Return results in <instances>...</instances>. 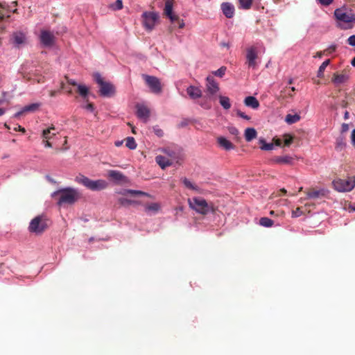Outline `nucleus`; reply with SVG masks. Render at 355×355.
<instances>
[{"label":"nucleus","instance_id":"1","mask_svg":"<svg viewBox=\"0 0 355 355\" xmlns=\"http://www.w3.org/2000/svg\"><path fill=\"white\" fill-rule=\"evenodd\" d=\"M52 198L57 200L58 206L71 205L80 198L78 191L72 187L59 189L51 194Z\"/></svg>","mask_w":355,"mask_h":355},{"label":"nucleus","instance_id":"2","mask_svg":"<svg viewBox=\"0 0 355 355\" xmlns=\"http://www.w3.org/2000/svg\"><path fill=\"white\" fill-rule=\"evenodd\" d=\"M75 181L92 191H101L108 186L107 182L104 180H92L82 174L77 175Z\"/></svg>","mask_w":355,"mask_h":355},{"label":"nucleus","instance_id":"3","mask_svg":"<svg viewBox=\"0 0 355 355\" xmlns=\"http://www.w3.org/2000/svg\"><path fill=\"white\" fill-rule=\"evenodd\" d=\"M189 206L196 212L206 215L209 212H214V208L212 204H209L205 199L201 198H193L189 200Z\"/></svg>","mask_w":355,"mask_h":355},{"label":"nucleus","instance_id":"4","mask_svg":"<svg viewBox=\"0 0 355 355\" xmlns=\"http://www.w3.org/2000/svg\"><path fill=\"white\" fill-rule=\"evenodd\" d=\"M48 222L49 220L44 216H37L31 220L28 231L35 234H41L48 228Z\"/></svg>","mask_w":355,"mask_h":355},{"label":"nucleus","instance_id":"5","mask_svg":"<svg viewBox=\"0 0 355 355\" xmlns=\"http://www.w3.org/2000/svg\"><path fill=\"white\" fill-rule=\"evenodd\" d=\"M334 189L339 192H347L352 191L355 187V179L349 178L347 179H338L332 182Z\"/></svg>","mask_w":355,"mask_h":355},{"label":"nucleus","instance_id":"6","mask_svg":"<svg viewBox=\"0 0 355 355\" xmlns=\"http://www.w3.org/2000/svg\"><path fill=\"white\" fill-rule=\"evenodd\" d=\"M94 78L100 86L99 92L101 96H110L114 93V87L111 83L104 81L100 73H95Z\"/></svg>","mask_w":355,"mask_h":355},{"label":"nucleus","instance_id":"7","mask_svg":"<svg viewBox=\"0 0 355 355\" xmlns=\"http://www.w3.org/2000/svg\"><path fill=\"white\" fill-rule=\"evenodd\" d=\"M143 25L148 31H152L159 18L157 13L155 12H144L142 14Z\"/></svg>","mask_w":355,"mask_h":355},{"label":"nucleus","instance_id":"8","mask_svg":"<svg viewBox=\"0 0 355 355\" xmlns=\"http://www.w3.org/2000/svg\"><path fill=\"white\" fill-rule=\"evenodd\" d=\"M334 16L338 20L345 23L355 22V14L343 8L336 9Z\"/></svg>","mask_w":355,"mask_h":355},{"label":"nucleus","instance_id":"9","mask_svg":"<svg viewBox=\"0 0 355 355\" xmlns=\"http://www.w3.org/2000/svg\"><path fill=\"white\" fill-rule=\"evenodd\" d=\"M258 59V51L255 46H250L246 50V62L249 68L256 69L258 63L257 60Z\"/></svg>","mask_w":355,"mask_h":355},{"label":"nucleus","instance_id":"10","mask_svg":"<svg viewBox=\"0 0 355 355\" xmlns=\"http://www.w3.org/2000/svg\"><path fill=\"white\" fill-rule=\"evenodd\" d=\"M143 77L152 92L155 94H160L162 92V85L157 77L148 75H143Z\"/></svg>","mask_w":355,"mask_h":355},{"label":"nucleus","instance_id":"11","mask_svg":"<svg viewBox=\"0 0 355 355\" xmlns=\"http://www.w3.org/2000/svg\"><path fill=\"white\" fill-rule=\"evenodd\" d=\"M306 198L305 199H318L326 197L329 194V191L326 189H317L316 188H309L306 191Z\"/></svg>","mask_w":355,"mask_h":355},{"label":"nucleus","instance_id":"12","mask_svg":"<svg viewBox=\"0 0 355 355\" xmlns=\"http://www.w3.org/2000/svg\"><path fill=\"white\" fill-rule=\"evenodd\" d=\"M206 92L209 96L215 95L219 91L218 83L215 80L214 78L209 76L206 78Z\"/></svg>","mask_w":355,"mask_h":355},{"label":"nucleus","instance_id":"13","mask_svg":"<svg viewBox=\"0 0 355 355\" xmlns=\"http://www.w3.org/2000/svg\"><path fill=\"white\" fill-rule=\"evenodd\" d=\"M55 40L54 35L46 30H42L40 34V42L46 47H49L53 45Z\"/></svg>","mask_w":355,"mask_h":355},{"label":"nucleus","instance_id":"14","mask_svg":"<svg viewBox=\"0 0 355 355\" xmlns=\"http://www.w3.org/2000/svg\"><path fill=\"white\" fill-rule=\"evenodd\" d=\"M349 79V76L346 71H342L340 73H334L331 78V81L335 85H340L346 83Z\"/></svg>","mask_w":355,"mask_h":355},{"label":"nucleus","instance_id":"15","mask_svg":"<svg viewBox=\"0 0 355 355\" xmlns=\"http://www.w3.org/2000/svg\"><path fill=\"white\" fill-rule=\"evenodd\" d=\"M137 115L139 119L147 121L150 116V110L145 105H137Z\"/></svg>","mask_w":355,"mask_h":355},{"label":"nucleus","instance_id":"16","mask_svg":"<svg viewBox=\"0 0 355 355\" xmlns=\"http://www.w3.org/2000/svg\"><path fill=\"white\" fill-rule=\"evenodd\" d=\"M12 43L16 46H19L26 42V35L22 32H15L12 35Z\"/></svg>","mask_w":355,"mask_h":355},{"label":"nucleus","instance_id":"17","mask_svg":"<svg viewBox=\"0 0 355 355\" xmlns=\"http://www.w3.org/2000/svg\"><path fill=\"white\" fill-rule=\"evenodd\" d=\"M221 9L224 15L227 18H232L234 14V8L230 3H223Z\"/></svg>","mask_w":355,"mask_h":355},{"label":"nucleus","instance_id":"18","mask_svg":"<svg viewBox=\"0 0 355 355\" xmlns=\"http://www.w3.org/2000/svg\"><path fill=\"white\" fill-rule=\"evenodd\" d=\"M187 92L192 99L198 98L202 96L201 90L198 87L192 85L187 89Z\"/></svg>","mask_w":355,"mask_h":355},{"label":"nucleus","instance_id":"19","mask_svg":"<svg viewBox=\"0 0 355 355\" xmlns=\"http://www.w3.org/2000/svg\"><path fill=\"white\" fill-rule=\"evenodd\" d=\"M217 141L220 147L226 150L234 149L235 146L223 137H219L217 139Z\"/></svg>","mask_w":355,"mask_h":355},{"label":"nucleus","instance_id":"20","mask_svg":"<svg viewBox=\"0 0 355 355\" xmlns=\"http://www.w3.org/2000/svg\"><path fill=\"white\" fill-rule=\"evenodd\" d=\"M40 106V103H32L30 105H28L25 106L21 111L17 112L15 114V117H19L21 115H22L24 113L27 112H35L37 110L39 107Z\"/></svg>","mask_w":355,"mask_h":355},{"label":"nucleus","instance_id":"21","mask_svg":"<svg viewBox=\"0 0 355 355\" xmlns=\"http://www.w3.org/2000/svg\"><path fill=\"white\" fill-rule=\"evenodd\" d=\"M157 164L162 168L164 169L166 167L172 165V162L162 155H157L155 157Z\"/></svg>","mask_w":355,"mask_h":355},{"label":"nucleus","instance_id":"22","mask_svg":"<svg viewBox=\"0 0 355 355\" xmlns=\"http://www.w3.org/2000/svg\"><path fill=\"white\" fill-rule=\"evenodd\" d=\"M244 103L246 106L252 107V109H257L259 107V102L254 96H248L244 100Z\"/></svg>","mask_w":355,"mask_h":355},{"label":"nucleus","instance_id":"23","mask_svg":"<svg viewBox=\"0 0 355 355\" xmlns=\"http://www.w3.org/2000/svg\"><path fill=\"white\" fill-rule=\"evenodd\" d=\"M108 176L116 181L121 182L123 181L125 179V177L123 175V174L119 171H114V170H110L108 171Z\"/></svg>","mask_w":355,"mask_h":355},{"label":"nucleus","instance_id":"24","mask_svg":"<svg viewBox=\"0 0 355 355\" xmlns=\"http://www.w3.org/2000/svg\"><path fill=\"white\" fill-rule=\"evenodd\" d=\"M296 89L294 87H292L290 88V91L287 92V87L284 88L283 90L281 91L279 96L277 98L278 101L284 100L287 97H293V92H295Z\"/></svg>","mask_w":355,"mask_h":355},{"label":"nucleus","instance_id":"25","mask_svg":"<svg viewBox=\"0 0 355 355\" xmlns=\"http://www.w3.org/2000/svg\"><path fill=\"white\" fill-rule=\"evenodd\" d=\"M257 136L256 130L253 128H248L245 130V139L247 141H251Z\"/></svg>","mask_w":355,"mask_h":355},{"label":"nucleus","instance_id":"26","mask_svg":"<svg viewBox=\"0 0 355 355\" xmlns=\"http://www.w3.org/2000/svg\"><path fill=\"white\" fill-rule=\"evenodd\" d=\"M121 194L126 196L128 194H130L131 196H148L151 197L150 194L148 193H146L144 191H139V190H133V189H125L123 192H121Z\"/></svg>","mask_w":355,"mask_h":355},{"label":"nucleus","instance_id":"27","mask_svg":"<svg viewBox=\"0 0 355 355\" xmlns=\"http://www.w3.org/2000/svg\"><path fill=\"white\" fill-rule=\"evenodd\" d=\"M55 130V128L53 125L51 126L47 129L44 130L42 131V137L44 139H51L53 137V136H55L56 135L55 132H52Z\"/></svg>","mask_w":355,"mask_h":355},{"label":"nucleus","instance_id":"28","mask_svg":"<svg viewBox=\"0 0 355 355\" xmlns=\"http://www.w3.org/2000/svg\"><path fill=\"white\" fill-rule=\"evenodd\" d=\"M174 0H166L165 2L164 14L167 17L171 15L173 12Z\"/></svg>","mask_w":355,"mask_h":355},{"label":"nucleus","instance_id":"29","mask_svg":"<svg viewBox=\"0 0 355 355\" xmlns=\"http://www.w3.org/2000/svg\"><path fill=\"white\" fill-rule=\"evenodd\" d=\"M167 17L171 20L172 23L178 22V27L180 28H182L184 27V21L182 19H180L179 17L177 15L172 13L171 15H168Z\"/></svg>","mask_w":355,"mask_h":355},{"label":"nucleus","instance_id":"30","mask_svg":"<svg viewBox=\"0 0 355 355\" xmlns=\"http://www.w3.org/2000/svg\"><path fill=\"white\" fill-rule=\"evenodd\" d=\"M119 203L123 207H128L131 205H140V202L137 200H130L124 198L119 199Z\"/></svg>","mask_w":355,"mask_h":355},{"label":"nucleus","instance_id":"31","mask_svg":"<svg viewBox=\"0 0 355 355\" xmlns=\"http://www.w3.org/2000/svg\"><path fill=\"white\" fill-rule=\"evenodd\" d=\"M300 120V116L297 114H288L286 116L285 121L288 124H293Z\"/></svg>","mask_w":355,"mask_h":355},{"label":"nucleus","instance_id":"32","mask_svg":"<svg viewBox=\"0 0 355 355\" xmlns=\"http://www.w3.org/2000/svg\"><path fill=\"white\" fill-rule=\"evenodd\" d=\"M219 101L220 104L224 109L228 110L231 107L230 100L227 96H220Z\"/></svg>","mask_w":355,"mask_h":355},{"label":"nucleus","instance_id":"33","mask_svg":"<svg viewBox=\"0 0 355 355\" xmlns=\"http://www.w3.org/2000/svg\"><path fill=\"white\" fill-rule=\"evenodd\" d=\"M77 92L83 97L86 98L89 94V89L84 85H78Z\"/></svg>","mask_w":355,"mask_h":355},{"label":"nucleus","instance_id":"34","mask_svg":"<svg viewBox=\"0 0 355 355\" xmlns=\"http://www.w3.org/2000/svg\"><path fill=\"white\" fill-rule=\"evenodd\" d=\"M160 209V205L157 202L150 203L145 206L146 211L157 212Z\"/></svg>","mask_w":355,"mask_h":355},{"label":"nucleus","instance_id":"35","mask_svg":"<svg viewBox=\"0 0 355 355\" xmlns=\"http://www.w3.org/2000/svg\"><path fill=\"white\" fill-rule=\"evenodd\" d=\"M125 146L130 150H134L137 148V144L135 139L132 137H128L125 139Z\"/></svg>","mask_w":355,"mask_h":355},{"label":"nucleus","instance_id":"36","mask_svg":"<svg viewBox=\"0 0 355 355\" xmlns=\"http://www.w3.org/2000/svg\"><path fill=\"white\" fill-rule=\"evenodd\" d=\"M259 224L261 226L266 227H272L274 224V222L272 220H271L269 218L267 217H262L259 220Z\"/></svg>","mask_w":355,"mask_h":355},{"label":"nucleus","instance_id":"37","mask_svg":"<svg viewBox=\"0 0 355 355\" xmlns=\"http://www.w3.org/2000/svg\"><path fill=\"white\" fill-rule=\"evenodd\" d=\"M330 60H326L324 61L322 64L320 66L318 71V77L322 78L324 76V71L326 69V67L329 64Z\"/></svg>","mask_w":355,"mask_h":355},{"label":"nucleus","instance_id":"38","mask_svg":"<svg viewBox=\"0 0 355 355\" xmlns=\"http://www.w3.org/2000/svg\"><path fill=\"white\" fill-rule=\"evenodd\" d=\"M184 185L189 189L194 190V191H198V187L193 184L190 180H189L187 178H184L183 180Z\"/></svg>","mask_w":355,"mask_h":355},{"label":"nucleus","instance_id":"39","mask_svg":"<svg viewBox=\"0 0 355 355\" xmlns=\"http://www.w3.org/2000/svg\"><path fill=\"white\" fill-rule=\"evenodd\" d=\"M260 143L262 144L260 147L261 150H271L274 148V145L272 143H266L263 139L260 140Z\"/></svg>","mask_w":355,"mask_h":355},{"label":"nucleus","instance_id":"40","mask_svg":"<svg viewBox=\"0 0 355 355\" xmlns=\"http://www.w3.org/2000/svg\"><path fill=\"white\" fill-rule=\"evenodd\" d=\"M239 3L242 8L248 10L250 8L252 0H239Z\"/></svg>","mask_w":355,"mask_h":355},{"label":"nucleus","instance_id":"41","mask_svg":"<svg viewBox=\"0 0 355 355\" xmlns=\"http://www.w3.org/2000/svg\"><path fill=\"white\" fill-rule=\"evenodd\" d=\"M292 158L288 156L279 157L276 159V162L282 164H288L291 162Z\"/></svg>","mask_w":355,"mask_h":355},{"label":"nucleus","instance_id":"42","mask_svg":"<svg viewBox=\"0 0 355 355\" xmlns=\"http://www.w3.org/2000/svg\"><path fill=\"white\" fill-rule=\"evenodd\" d=\"M337 49V46L336 44H332L327 47L326 49L324 50V55H329L334 52L336 51Z\"/></svg>","mask_w":355,"mask_h":355},{"label":"nucleus","instance_id":"43","mask_svg":"<svg viewBox=\"0 0 355 355\" xmlns=\"http://www.w3.org/2000/svg\"><path fill=\"white\" fill-rule=\"evenodd\" d=\"M153 132L158 137H162L164 136V131L161 129L159 125H155L153 127Z\"/></svg>","mask_w":355,"mask_h":355},{"label":"nucleus","instance_id":"44","mask_svg":"<svg viewBox=\"0 0 355 355\" xmlns=\"http://www.w3.org/2000/svg\"><path fill=\"white\" fill-rule=\"evenodd\" d=\"M111 8L114 10H119L122 9L123 3L121 0H116L114 3L111 5Z\"/></svg>","mask_w":355,"mask_h":355},{"label":"nucleus","instance_id":"45","mask_svg":"<svg viewBox=\"0 0 355 355\" xmlns=\"http://www.w3.org/2000/svg\"><path fill=\"white\" fill-rule=\"evenodd\" d=\"M227 128H228L229 132L231 135H234L236 137H239V130L236 127H234V126H229Z\"/></svg>","mask_w":355,"mask_h":355},{"label":"nucleus","instance_id":"46","mask_svg":"<svg viewBox=\"0 0 355 355\" xmlns=\"http://www.w3.org/2000/svg\"><path fill=\"white\" fill-rule=\"evenodd\" d=\"M304 211H302L301 207H297L295 210H293L292 212V216L293 217H299L301 215H302Z\"/></svg>","mask_w":355,"mask_h":355},{"label":"nucleus","instance_id":"47","mask_svg":"<svg viewBox=\"0 0 355 355\" xmlns=\"http://www.w3.org/2000/svg\"><path fill=\"white\" fill-rule=\"evenodd\" d=\"M225 71H226V67H221L220 69H218V70H216L214 72V74L217 76L223 77L225 74Z\"/></svg>","mask_w":355,"mask_h":355},{"label":"nucleus","instance_id":"48","mask_svg":"<svg viewBox=\"0 0 355 355\" xmlns=\"http://www.w3.org/2000/svg\"><path fill=\"white\" fill-rule=\"evenodd\" d=\"M236 114L237 116L245 119V120H250V117L248 115H246L244 112H241V110H236Z\"/></svg>","mask_w":355,"mask_h":355},{"label":"nucleus","instance_id":"49","mask_svg":"<svg viewBox=\"0 0 355 355\" xmlns=\"http://www.w3.org/2000/svg\"><path fill=\"white\" fill-rule=\"evenodd\" d=\"M347 42L349 45L352 46H355V35H351L348 40Z\"/></svg>","mask_w":355,"mask_h":355},{"label":"nucleus","instance_id":"50","mask_svg":"<svg viewBox=\"0 0 355 355\" xmlns=\"http://www.w3.org/2000/svg\"><path fill=\"white\" fill-rule=\"evenodd\" d=\"M292 142H293L292 137H289L288 138H286L284 139V145L286 146H288L289 145H291Z\"/></svg>","mask_w":355,"mask_h":355},{"label":"nucleus","instance_id":"51","mask_svg":"<svg viewBox=\"0 0 355 355\" xmlns=\"http://www.w3.org/2000/svg\"><path fill=\"white\" fill-rule=\"evenodd\" d=\"M349 130V125L347 123H343L341 126V132H346Z\"/></svg>","mask_w":355,"mask_h":355},{"label":"nucleus","instance_id":"52","mask_svg":"<svg viewBox=\"0 0 355 355\" xmlns=\"http://www.w3.org/2000/svg\"><path fill=\"white\" fill-rule=\"evenodd\" d=\"M319 1L323 6H329L332 3L333 0H319Z\"/></svg>","mask_w":355,"mask_h":355},{"label":"nucleus","instance_id":"53","mask_svg":"<svg viewBox=\"0 0 355 355\" xmlns=\"http://www.w3.org/2000/svg\"><path fill=\"white\" fill-rule=\"evenodd\" d=\"M351 139L352 145L355 146V129H354L352 132Z\"/></svg>","mask_w":355,"mask_h":355},{"label":"nucleus","instance_id":"54","mask_svg":"<svg viewBox=\"0 0 355 355\" xmlns=\"http://www.w3.org/2000/svg\"><path fill=\"white\" fill-rule=\"evenodd\" d=\"M85 108L91 112L94 111V105L92 103H88L86 106H85Z\"/></svg>","mask_w":355,"mask_h":355},{"label":"nucleus","instance_id":"55","mask_svg":"<svg viewBox=\"0 0 355 355\" xmlns=\"http://www.w3.org/2000/svg\"><path fill=\"white\" fill-rule=\"evenodd\" d=\"M66 78L67 79V83L69 84V85H71L73 86H78V85L77 84V83L72 80V79H68L67 77H66Z\"/></svg>","mask_w":355,"mask_h":355},{"label":"nucleus","instance_id":"56","mask_svg":"<svg viewBox=\"0 0 355 355\" xmlns=\"http://www.w3.org/2000/svg\"><path fill=\"white\" fill-rule=\"evenodd\" d=\"M58 92H60V91L51 90L49 92V95H50L51 97H55Z\"/></svg>","mask_w":355,"mask_h":355},{"label":"nucleus","instance_id":"57","mask_svg":"<svg viewBox=\"0 0 355 355\" xmlns=\"http://www.w3.org/2000/svg\"><path fill=\"white\" fill-rule=\"evenodd\" d=\"M324 55V51H318L315 53V55H314V58H320Z\"/></svg>","mask_w":355,"mask_h":355},{"label":"nucleus","instance_id":"58","mask_svg":"<svg viewBox=\"0 0 355 355\" xmlns=\"http://www.w3.org/2000/svg\"><path fill=\"white\" fill-rule=\"evenodd\" d=\"M49 139H46V141H44V144L45 147L50 148L52 146L51 143L49 141Z\"/></svg>","mask_w":355,"mask_h":355},{"label":"nucleus","instance_id":"59","mask_svg":"<svg viewBox=\"0 0 355 355\" xmlns=\"http://www.w3.org/2000/svg\"><path fill=\"white\" fill-rule=\"evenodd\" d=\"M15 130H19V131H21L22 132H25V129L24 128L21 127V125H18L17 128H15Z\"/></svg>","mask_w":355,"mask_h":355},{"label":"nucleus","instance_id":"60","mask_svg":"<svg viewBox=\"0 0 355 355\" xmlns=\"http://www.w3.org/2000/svg\"><path fill=\"white\" fill-rule=\"evenodd\" d=\"M67 138L65 137V139H64V144H63V150H66L67 149H69V146H67Z\"/></svg>","mask_w":355,"mask_h":355},{"label":"nucleus","instance_id":"61","mask_svg":"<svg viewBox=\"0 0 355 355\" xmlns=\"http://www.w3.org/2000/svg\"><path fill=\"white\" fill-rule=\"evenodd\" d=\"M278 192H279V196H281L283 194H286L287 191L285 189H281Z\"/></svg>","mask_w":355,"mask_h":355},{"label":"nucleus","instance_id":"62","mask_svg":"<svg viewBox=\"0 0 355 355\" xmlns=\"http://www.w3.org/2000/svg\"><path fill=\"white\" fill-rule=\"evenodd\" d=\"M123 141H117L115 142V146H121L122 144H123Z\"/></svg>","mask_w":355,"mask_h":355},{"label":"nucleus","instance_id":"63","mask_svg":"<svg viewBox=\"0 0 355 355\" xmlns=\"http://www.w3.org/2000/svg\"><path fill=\"white\" fill-rule=\"evenodd\" d=\"M344 118L345 119H347L349 118V112L347 111L345 112V115H344Z\"/></svg>","mask_w":355,"mask_h":355},{"label":"nucleus","instance_id":"64","mask_svg":"<svg viewBox=\"0 0 355 355\" xmlns=\"http://www.w3.org/2000/svg\"><path fill=\"white\" fill-rule=\"evenodd\" d=\"M351 64H352V66L355 67V57L352 59Z\"/></svg>","mask_w":355,"mask_h":355}]
</instances>
